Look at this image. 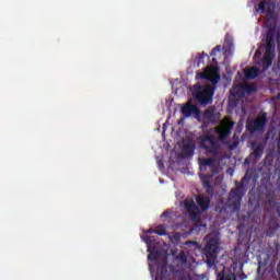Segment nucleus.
<instances>
[{"label":"nucleus","mask_w":280,"mask_h":280,"mask_svg":"<svg viewBox=\"0 0 280 280\" xmlns=\"http://www.w3.org/2000/svg\"><path fill=\"white\" fill-rule=\"evenodd\" d=\"M200 170H207L211 172L210 175L206 174H199L200 180L203 185V189H206L207 194H211L213 191V188L211 187V176H214V174H220V166L218 165V159L215 158H203L199 162Z\"/></svg>","instance_id":"nucleus-1"},{"label":"nucleus","mask_w":280,"mask_h":280,"mask_svg":"<svg viewBox=\"0 0 280 280\" xmlns=\"http://www.w3.org/2000/svg\"><path fill=\"white\" fill-rule=\"evenodd\" d=\"M218 253H220V240L218 237L210 238L202 249L203 259L208 268L215 267L218 261Z\"/></svg>","instance_id":"nucleus-2"},{"label":"nucleus","mask_w":280,"mask_h":280,"mask_svg":"<svg viewBox=\"0 0 280 280\" xmlns=\"http://www.w3.org/2000/svg\"><path fill=\"white\" fill-rule=\"evenodd\" d=\"M194 97L201 106H208L213 102L215 89L211 85L202 86L200 83L194 85Z\"/></svg>","instance_id":"nucleus-3"},{"label":"nucleus","mask_w":280,"mask_h":280,"mask_svg":"<svg viewBox=\"0 0 280 280\" xmlns=\"http://www.w3.org/2000/svg\"><path fill=\"white\" fill-rule=\"evenodd\" d=\"M200 148L205 150L206 154H212V159H217L220 154V144L212 135L207 133L201 137Z\"/></svg>","instance_id":"nucleus-4"},{"label":"nucleus","mask_w":280,"mask_h":280,"mask_svg":"<svg viewBox=\"0 0 280 280\" xmlns=\"http://www.w3.org/2000/svg\"><path fill=\"white\" fill-rule=\"evenodd\" d=\"M244 180H246V177H243L242 184L236 186L230 192L229 202L233 211H240L242 209V198L244 197Z\"/></svg>","instance_id":"nucleus-5"},{"label":"nucleus","mask_w":280,"mask_h":280,"mask_svg":"<svg viewBox=\"0 0 280 280\" xmlns=\"http://www.w3.org/2000/svg\"><path fill=\"white\" fill-rule=\"evenodd\" d=\"M267 115L264 114L262 117L255 118L247 121L246 128L249 132H261L266 128Z\"/></svg>","instance_id":"nucleus-6"},{"label":"nucleus","mask_w":280,"mask_h":280,"mask_svg":"<svg viewBox=\"0 0 280 280\" xmlns=\"http://www.w3.org/2000/svg\"><path fill=\"white\" fill-rule=\"evenodd\" d=\"M275 48L265 47V55L261 59L262 71H268L272 67V60H275Z\"/></svg>","instance_id":"nucleus-7"},{"label":"nucleus","mask_w":280,"mask_h":280,"mask_svg":"<svg viewBox=\"0 0 280 280\" xmlns=\"http://www.w3.org/2000/svg\"><path fill=\"white\" fill-rule=\"evenodd\" d=\"M233 126H235V121L228 120L225 122H222L221 126L217 127L215 132L217 135H219L220 139H226L229 135H231Z\"/></svg>","instance_id":"nucleus-8"},{"label":"nucleus","mask_w":280,"mask_h":280,"mask_svg":"<svg viewBox=\"0 0 280 280\" xmlns=\"http://www.w3.org/2000/svg\"><path fill=\"white\" fill-rule=\"evenodd\" d=\"M182 115H184V117H191V115L200 117V109L191 103H186L185 106L182 107Z\"/></svg>","instance_id":"nucleus-9"},{"label":"nucleus","mask_w":280,"mask_h":280,"mask_svg":"<svg viewBox=\"0 0 280 280\" xmlns=\"http://www.w3.org/2000/svg\"><path fill=\"white\" fill-rule=\"evenodd\" d=\"M145 244H148V260L149 261H156V259H159L161 257V252L156 250L152 247H150V244H152V242H154V240L152 238V236H149L147 238H144Z\"/></svg>","instance_id":"nucleus-10"},{"label":"nucleus","mask_w":280,"mask_h":280,"mask_svg":"<svg viewBox=\"0 0 280 280\" xmlns=\"http://www.w3.org/2000/svg\"><path fill=\"white\" fill-rule=\"evenodd\" d=\"M202 80H209L210 82H218L220 79V73H218V68L211 67L208 71L201 73Z\"/></svg>","instance_id":"nucleus-11"},{"label":"nucleus","mask_w":280,"mask_h":280,"mask_svg":"<svg viewBox=\"0 0 280 280\" xmlns=\"http://www.w3.org/2000/svg\"><path fill=\"white\" fill-rule=\"evenodd\" d=\"M275 34H277V26H269L266 34L265 47L275 49Z\"/></svg>","instance_id":"nucleus-12"},{"label":"nucleus","mask_w":280,"mask_h":280,"mask_svg":"<svg viewBox=\"0 0 280 280\" xmlns=\"http://www.w3.org/2000/svg\"><path fill=\"white\" fill-rule=\"evenodd\" d=\"M264 143L252 142V154L250 156H254V159H261L264 156V150H265Z\"/></svg>","instance_id":"nucleus-13"},{"label":"nucleus","mask_w":280,"mask_h":280,"mask_svg":"<svg viewBox=\"0 0 280 280\" xmlns=\"http://www.w3.org/2000/svg\"><path fill=\"white\" fill-rule=\"evenodd\" d=\"M197 205L200 207L201 211H207L209 205H211V199L208 196L198 195Z\"/></svg>","instance_id":"nucleus-14"},{"label":"nucleus","mask_w":280,"mask_h":280,"mask_svg":"<svg viewBox=\"0 0 280 280\" xmlns=\"http://www.w3.org/2000/svg\"><path fill=\"white\" fill-rule=\"evenodd\" d=\"M203 121L206 124H215V110L208 108L203 112Z\"/></svg>","instance_id":"nucleus-15"},{"label":"nucleus","mask_w":280,"mask_h":280,"mask_svg":"<svg viewBox=\"0 0 280 280\" xmlns=\"http://www.w3.org/2000/svg\"><path fill=\"white\" fill-rule=\"evenodd\" d=\"M246 80H255L259 75V68L252 67L244 71Z\"/></svg>","instance_id":"nucleus-16"},{"label":"nucleus","mask_w":280,"mask_h":280,"mask_svg":"<svg viewBox=\"0 0 280 280\" xmlns=\"http://www.w3.org/2000/svg\"><path fill=\"white\" fill-rule=\"evenodd\" d=\"M217 280H237L235 277V273L231 270L223 271L221 273H218Z\"/></svg>","instance_id":"nucleus-17"},{"label":"nucleus","mask_w":280,"mask_h":280,"mask_svg":"<svg viewBox=\"0 0 280 280\" xmlns=\"http://www.w3.org/2000/svg\"><path fill=\"white\" fill-rule=\"evenodd\" d=\"M185 207L191 218H196V211H198V206L194 201H185Z\"/></svg>","instance_id":"nucleus-18"},{"label":"nucleus","mask_w":280,"mask_h":280,"mask_svg":"<svg viewBox=\"0 0 280 280\" xmlns=\"http://www.w3.org/2000/svg\"><path fill=\"white\" fill-rule=\"evenodd\" d=\"M194 150H196V145L194 143H187L183 148V154L185 156H194Z\"/></svg>","instance_id":"nucleus-19"},{"label":"nucleus","mask_w":280,"mask_h":280,"mask_svg":"<svg viewBox=\"0 0 280 280\" xmlns=\"http://www.w3.org/2000/svg\"><path fill=\"white\" fill-rule=\"evenodd\" d=\"M223 49H225V51L233 49V37L229 35L225 36Z\"/></svg>","instance_id":"nucleus-20"},{"label":"nucleus","mask_w":280,"mask_h":280,"mask_svg":"<svg viewBox=\"0 0 280 280\" xmlns=\"http://www.w3.org/2000/svg\"><path fill=\"white\" fill-rule=\"evenodd\" d=\"M205 58H209V55H207V52L198 54V56L195 58L197 67H200V65H205Z\"/></svg>","instance_id":"nucleus-21"},{"label":"nucleus","mask_w":280,"mask_h":280,"mask_svg":"<svg viewBox=\"0 0 280 280\" xmlns=\"http://www.w3.org/2000/svg\"><path fill=\"white\" fill-rule=\"evenodd\" d=\"M175 260L179 261L182 265L187 264V255L185 254V250H180L178 255L175 256Z\"/></svg>","instance_id":"nucleus-22"},{"label":"nucleus","mask_w":280,"mask_h":280,"mask_svg":"<svg viewBox=\"0 0 280 280\" xmlns=\"http://www.w3.org/2000/svg\"><path fill=\"white\" fill-rule=\"evenodd\" d=\"M155 235H167V232L165 231V226L164 225H158L155 228Z\"/></svg>","instance_id":"nucleus-23"},{"label":"nucleus","mask_w":280,"mask_h":280,"mask_svg":"<svg viewBox=\"0 0 280 280\" xmlns=\"http://www.w3.org/2000/svg\"><path fill=\"white\" fill-rule=\"evenodd\" d=\"M268 2H266V1H261V2H259L258 3V10H257V12H260V14H266V4H267Z\"/></svg>","instance_id":"nucleus-24"},{"label":"nucleus","mask_w":280,"mask_h":280,"mask_svg":"<svg viewBox=\"0 0 280 280\" xmlns=\"http://www.w3.org/2000/svg\"><path fill=\"white\" fill-rule=\"evenodd\" d=\"M222 51V46L217 45L210 52V56H215L218 52Z\"/></svg>","instance_id":"nucleus-25"},{"label":"nucleus","mask_w":280,"mask_h":280,"mask_svg":"<svg viewBox=\"0 0 280 280\" xmlns=\"http://www.w3.org/2000/svg\"><path fill=\"white\" fill-rule=\"evenodd\" d=\"M158 166L160 167V170H164L165 168V164L163 163V160H159L158 161Z\"/></svg>","instance_id":"nucleus-26"},{"label":"nucleus","mask_w":280,"mask_h":280,"mask_svg":"<svg viewBox=\"0 0 280 280\" xmlns=\"http://www.w3.org/2000/svg\"><path fill=\"white\" fill-rule=\"evenodd\" d=\"M170 210H166L164 211L162 214H161V218H168L170 217Z\"/></svg>","instance_id":"nucleus-27"},{"label":"nucleus","mask_w":280,"mask_h":280,"mask_svg":"<svg viewBox=\"0 0 280 280\" xmlns=\"http://www.w3.org/2000/svg\"><path fill=\"white\" fill-rule=\"evenodd\" d=\"M148 235H152L153 233H156L154 229L150 228L149 230L145 231Z\"/></svg>","instance_id":"nucleus-28"},{"label":"nucleus","mask_w":280,"mask_h":280,"mask_svg":"<svg viewBox=\"0 0 280 280\" xmlns=\"http://www.w3.org/2000/svg\"><path fill=\"white\" fill-rule=\"evenodd\" d=\"M276 40H277V43H280V32H278V33L276 34Z\"/></svg>","instance_id":"nucleus-29"},{"label":"nucleus","mask_w":280,"mask_h":280,"mask_svg":"<svg viewBox=\"0 0 280 280\" xmlns=\"http://www.w3.org/2000/svg\"><path fill=\"white\" fill-rule=\"evenodd\" d=\"M159 279H161V276H160V273H159V271H158V273H156V276H155V280H159Z\"/></svg>","instance_id":"nucleus-30"},{"label":"nucleus","mask_w":280,"mask_h":280,"mask_svg":"<svg viewBox=\"0 0 280 280\" xmlns=\"http://www.w3.org/2000/svg\"><path fill=\"white\" fill-rule=\"evenodd\" d=\"M212 62H213L214 65H218V59L212 58Z\"/></svg>","instance_id":"nucleus-31"},{"label":"nucleus","mask_w":280,"mask_h":280,"mask_svg":"<svg viewBox=\"0 0 280 280\" xmlns=\"http://www.w3.org/2000/svg\"><path fill=\"white\" fill-rule=\"evenodd\" d=\"M277 98L280 101V92L278 93Z\"/></svg>","instance_id":"nucleus-32"},{"label":"nucleus","mask_w":280,"mask_h":280,"mask_svg":"<svg viewBox=\"0 0 280 280\" xmlns=\"http://www.w3.org/2000/svg\"><path fill=\"white\" fill-rule=\"evenodd\" d=\"M242 278H243V279H246V275L243 273V275H242Z\"/></svg>","instance_id":"nucleus-33"}]
</instances>
